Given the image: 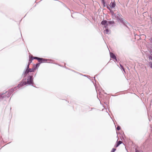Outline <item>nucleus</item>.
<instances>
[{"label": "nucleus", "instance_id": "nucleus-1", "mask_svg": "<svg viewBox=\"0 0 152 152\" xmlns=\"http://www.w3.org/2000/svg\"><path fill=\"white\" fill-rule=\"evenodd\" d=\"M33 76H28L27 82H21L17 87H15L14 89H11L9 91H6L4 93L0 94V97L3 99L5 96H6L8 98L11 95L13 91L15 90L16 88H19L20 87L25 85L27 84L33 85Z\"/></svg>", "mask_w": 152, "mask_h": 152}, {"label": "nucleus", "instance_id": "nucleus-2", "mask_svg": "<svg viewBox=\"0 0 152 152\" xmlns=\"http://www.w3.org/2000/svg\"><path fill=\"white\" fill-rule=\"evenodd\" d=\"M101 24L103 25H104V27L106 28L108 25V21L106 20H103L102 21Z\"/></svg>", "mask_w": 152, "mask_h": 152}, {"label": "nucleus", "instance_id": "nucleus-3", "mask_svg": "<svg viewBox=\"0 0 152 152\" xmlns=\"http://www.w3.org/2000/svg\"><path fill=\"white\" fill-rule=\"evenodd\" d=\"M149 52L150 55L148 57L149 60H150L152 61V49L150 50Z\"/></svg>", "mask_w": 152, "mask_h": 152}, {"label": "nucleus", "instance_id": "nucleus-4", "mask_svg": "<svg viewBox=\"0 0 152 152\" xmlns=\"http://www.w3.org/2000/svg\"><path fill=\"white\" fill-rule=\"evenodd\" d=\"M110 56L111 58H112L113 59H115L116 61H117V59L116 57L114 54L112 53H110Z\"/></svg>", "mask_w": 152, "mask_h": 152}, {"label": "nucleus", "instance_id": "nucleus-5", "mask_svg": "<svg viewBox=\"0 0 152 152\" xmlns=\"http://www.w3.org/2000/svg\"><path fill=\"white\" fill-rule=\"evenodd\" d=\"M118 15H115V17H116L121 22H122L123 21V19L122 18H120V14H118Z\"/></svg>", "mask_w": 152, "mask_h": 152}, {"label": "nucleus", "instance_id": "nucleus-6", "mask_svg": "<svg viewBox=\"0 0 152 152\" xmlns=\"http://www.w3.org/2000/svg\"><path fill=\"white\" fill-rule=\"evenodd\" d=\"M31 58H33V59H37L38 61L39 62L40 61L39 60L43 59H42L41 58H38L37 57H33L32 56H31Z\"/></svg>", "mask_w": 152, "mask_h": 152}, {"label": "nucleus", "instance_id": "nucleus-7", "mask_svg": "<svg viewBox=\"0 0 152 152\" xmlns=\"http://www.w3.org/2000/svg\"><path fill=\"white\" fill-rule=\"evenodd\" d=\"M115 5V2H111L110 3V6L111 7V8H114Z\"/></svg>", "mask_w": 152, "mask_h": 152}, {"label": "nucleus", "instance_id": "nucleus-8", "mask_svg": "<svg viewBox=\"0 0 152 152\" xmlns=\"http://www.w3.org/2000/svg\"><path fill=\"white\" fill-rule=\"evenodd\" d=\"M122 142L121 141H119L117 142V143L116 145L115 146V147H117L119 146V145L122 143Z\"/></svg>", "mask_w": 152, "mask_h": 152}, {"label": "nucleus", "instance_id": "nucleus-9", "mask_svg": "<svg viewBox=\"0 0 152 152\" xmlns=\"http://www.w3.org/2000/svg\"><path fill=\"white\" fill-rule=\"evenodd\" d=\"M29 72V70L28 69H26V71L23 72L25 76H26Z\"/></svg>", "mask_w": 152, "mask_h": 152}, {"label": "nucleus", "instance_id": "nucleus-10", "mask_svg": "<svg viewBox=\"0 0 152 152\" xmlns=\"http://www.w3.org/2000/svg\"><path fill=\"white\" fill-rule=\"evenodd\" d=\"M105 28V29L104 30V33L105 34H107L108 33H109V30L107 28H107Z\"/></svg>", "mask_w": 152, "mask_h": 152}, {"label": "nucleus", "instance_id": "nucleus-11", "mask_svg": "<svg viewBox=\"0 0 152 152\" xmlns=\"http://www.w3.org/2000/svg\"><path fill=\"white\" fill-rule=\"evenodd\" d=\"M123 23H124V25L125 26L128 28H129V26H130V24L128 23H125V22H124Z\"/></svg>", "mask_w": 152, "mask_h": 152}, {"label": "nucleus", "instance_id": "nucleus-12", "mask_svg": "<svg viewBox=\"0 0 152 152\" xmlns=\"http://www.w3.org/2000/svg\"><path fill=\"white\" fill-rule=\"evenodd\" d=\"M41 58L43 59L39 60L40 61H39V62H40V63L44 62L47 61V60L46 59H44L43 58Z\"/></svg>", "mask_w": 152, "mask_h": 152}, {"label": "nucleus", "instance_id": "nucleus-13", "mask_svg": "<svg viewBox=\"0 0 152 152\" xmlns=\"http://www.w3.org/2000/svg\"><path fill=\"white\" fill-rule=\"evenodd\" d=\"M35 69H36L35 68H33L32 69H29L28 70L29 72H34Z\"/></svg>", "mask_w": 152, "mask_h": 152}, {"label": "nucleus", "instance_id": "nucleus-14", "mask_svg": "<svg viewBox=\"0 0 152 152\" xmlns=\"http://www.w3.org/2000/svg\"><path fill=\"white\" fill-rule=\"evenodd\" d=\"M148 65L152 69V62L150 61L148 63Z\"/></svg>", "mask_w": 152, "mask_h": 152}, {"label": "nucleus", "instance_id": "nucleus-15", "mask_svg": "<svg viewBox=\"0 0 152 152\" xmlns=\"http://www.w3.org/2000/svg\"><path fill=\"white\" fill-rule=\"evenodd\" d=\"M114 23H115L113 21H108V24H114Z\"/></svg>", "mask_w": 152, "mask_h": 152}, {"label": "nucleus", "instance_id": "nucleus-16", "mask_svg": "<svg viewBox=\"0 0 152 152\" xmlns=\"http://www.w3.org/2000/svg\"><path fill=\"white\" fill-rule=\"evenodd\" d=\"M107 7L108 9L110 10H111V7L110 6V5H107Z\"/></svg>", "mask_w": 152, "mask_h": 152}, {"label": "nucleus", "instance_id": "nucleus-17", "mask_svg": "<svg viewBox=\"0 0 152 152\" xmlns=\"http://www.w3.org/2000/svg\"><path fill=\"white\" fill-rule=\"evenodd\" d=\"M33 60V58H31V57L29 58V60L28 63H30V64L32 60Z\"/></svg>", "mask_w": 152, "mask_h": 152}, {"label": "nucleus", "instance_id": "nucleus-18", "mask_svg": "<svg viewBox=\"0 0 152 152\" xmlns=\"http://www.w3.org/2000/svg\"><path fill=\"white\" fill-rule=\"evenodd\" d=\"M120 67H121V68L125 72V70H124V68L123 66L122 65L120 64Z\"/></svg>", "mask_w": 152, "mask_h": 152}, {"label": "nucleus", "instance_id": "nucleus-19", "mask_svg": "<svg viewBox=\"0 0 152 152\" xmlns=\"http://www.w3.org/2000/svg\"><path fill=\"white\" fill-rule=\"evenodd\" d=\"M30 64V63H28V64L27 65V69H29V65Z\"/></svg>", "mask_w": 152, "mask_h": 152}, {"label": "nucleus", "instance_id": "nucleus-20", "mask_svg": "<svg viewBox=\"0 0 152 152\" xmlns=\"http://www.w3.org/2000/svg\"><path fill=\"white\" fill-rule=\"evenodd\" d=\"M40 65V64L39 63H38L36 65V68H37V67H39Z\"/></svg>", "mask_w": 152, "mask_h": 152}, {"label": "nucleus", "instance_id": "nucleus-21", "mask_svg": "<svg viewBox=\"0 0 152 152\" xmlns=\"http://www.w3.org/2000/svg\"><path fill=\"white\" fill-rule=\"evenodd\" d=\"M116 149L113 148L112 149L111 152H114L116 151Z\"/></svg>", "mask_w": 152, "mask_h": 152}, {"label": "nucleus", "instance_id": "nucleus-22", "mask_svg": "<svg viewBox=\"0 0 152 152\" xmlns=\"http://www.w3.org/2000/svg\"><path fill=\"white\" fill-rule=\"evenodd\" d=\"M117 129L118 130H119L120 129V127L119 126H118L117 127Z\"/></svg>", "mask_w": 152, "mask_h": 152}, {"label": "nucleus", "instance_id": "nucleus-23", "mask_svg": "<svg viewBox=\"0 0 152 152\" xmlns=\"http://www.w3.org/2000/svg\"><path fill=\"white\" fill-rule=\"evenodd\" d=\"M150 40L151 42V43L152 45V38H150Z\"/></svg>", "mask_w": 152, "mask_h": 152}, {"label": "nucleus", "instance_id": "nucleus-24", "mask_svg": "<svg viewBox=\"0 0 152 152\" xmlns=\"http://www.w3.org/2000/svg\"><path fill=\"white\" fill-rule=\"evenodd\" d=\"M135 152H140V151L136 149Z\"/></svg>", "mask_w": 152, "mask_h": 152}, {"label": "nucleus", "instance_id": "nucleus-25", "mask_svg": "<svg viewBox=\"0 0 152 152\" xmlns=\"http://www.w3.org/2000/svg\"><path fill=\"white\" fill-rule=\"evenodd\" d=\"M103 4L104 5V6H105V2H104V0H103Z\"/></svg>", "mask_w": 152, "mask_h": 152}]
</instances>
